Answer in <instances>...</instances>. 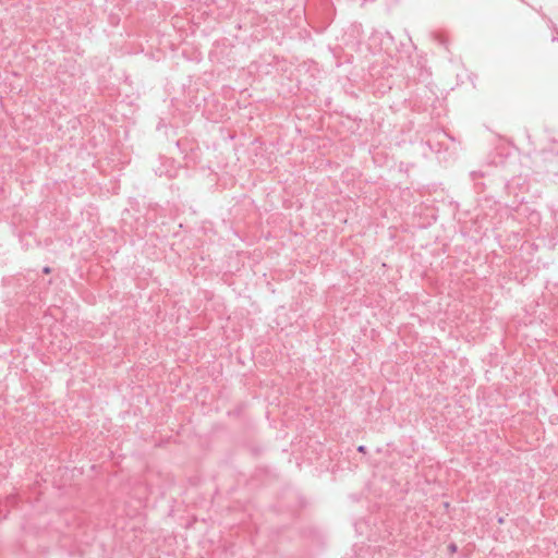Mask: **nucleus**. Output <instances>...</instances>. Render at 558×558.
<instances>
[{
  "mask_svg": "<svg viewBox=\"0 0 558 558\" xmlns=\"http://www.w3.org/2000/svg\"><path fill=\"white\" fill-rule=\"evenodd\" d=\"M386 550L379 547H360L359 551L355 554L354 558H386Z\"/></svg>",
  "mask_w": 558,
  "mask_h": 558,
  "instance_id": "obj_1",
  "label": "nucleus"
},
{
  "mask_svg": "<svg viewBox=\"0 0 558 558\" xmlns=\"http://www.w3.org/2000/svg\"><path fill=\"white\" fill-rule=\"evenodd\" d=\"M357 451L365 453L366 452V447L361 445V446L357 447Z\"/></svg>",
  "mask_w": 558,
  "mask_h": 558,
  "instance_id": "obj_2",
  "label": "nucleus"
},
{
  "mask_svg": "<svg viewBox=\"0 0 558 558\" xmlns=\"http://www.w3.org/2000/svg\"><path fill=\"white\" fill-rule=\"evenodd\" d=\"M471 175H472L473 178H475V177L477 175V173H476V172H472V173H471Z\"/></svg>",
  "mask_w": 558,
  "mask_h": 558,
  "instance_id": "obj_6",
  "label": "nucleus"
},
{
  "mask_svg": "<svg viewBox=\"0 0 558 558\" xmlns=\"http://www.w3.org/2000/svg\"><path fill=\"white\" fill-rule=\"evenodd\" d=\"M43 272L44 274H50L51 272V268L46 266V267L43 268Z\"/></svg>",
  "mask_w": 558,
  "mask_h": 558,
  "instance_id": "obj_3",
  "label": "nucleus"
},
{
  "mask_svg": "<svg viewBox=\"0 0 558 558\" xmlns=\"http://www.w3.org/2000/svg\"><path fill=\"white\" fill-rule=\"evenodd\" d=\"M449 549H450L451 551H456V550H457V545H456V544H453V543H451V544L449 545Z\"/></svg>",
  "mask_w": 558,
  "mask_h": 558,
  "instance_id": "obj_4",
  "label": "nucleus"
},
{
  "mask_svg": "<svg viewBox=\"0 0 558 558\" xmlns=\"http://www.w3.org/2000/svg\"><path fill=\"white\" fill-rule=\"evenodd\" d=\"M556 40H558V37H557V36H554V37H553V41H556Z\"/></svg>",
  "mask_w": 558,
  "mask_h": 558,
  "instance_id": "obj_7",
  "label": "nucleus"
},
{
  "mask_svg": "<svg viewBox=\"0 0 558 558\" xmlns=\"http://www.w3.org/2000/svg\"><path fill=\"white\" fill-rule=\"evenodd\" d=\"M498 523L502 524V523H504V519H502V518H499V519H498Z\"/></svg>",
  "mask_w": 558,
  "mask_h": 558,
  "instance_id": "obj_5",
  "label": "nucleus"
}]
</instances>
